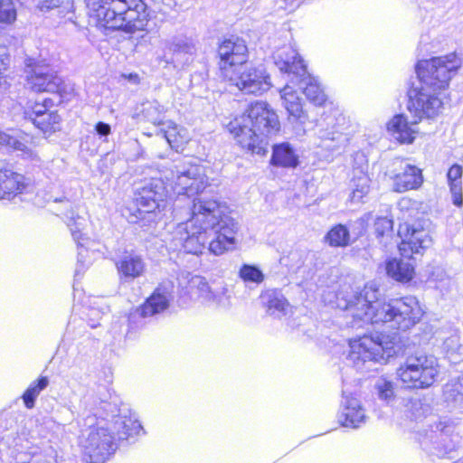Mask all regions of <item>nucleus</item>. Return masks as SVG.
Listing matches in <instances>:
<instances>
[{
    "mask_svg": "<svg viewBox=\"0 0 463 463\" xmlns=\"http://www.w3.org/2000/svg\"><path fill=\"white\" fill-rule=\"evenodd\" d=\"M116 267L120 279L132 281L146 271V263L141 256L134 252H127L117 262Z\"/></svg>",
    "mask_w": 463,
    "mask_h": 463,
    "instance_id": "nucleus-20",
    "label": "nucleus"
},
{
    "mask_svg": "<svg viewBox=\"0 0 463 463\" xmlns=\"http://www.w3.org/2000/svg\"><path fill=\"white\" fill-rule=\"evenodd\" d=\"M95 131L99 137H108L111 133V128L109 124L99 121L95 126Z\"/></svg>",
    "mask_w": 463,
    "mask_h": 463,
    "instance_id": "nucleus-50",
    "label": "nucleus"
},
{
    "mask_svg": "<svg viewBox=\"0 0 463 463\" xmlns=\"http://www.w3.org/2000/svg\"><path fill=\"white\" fill-rule=\"evenodd\" d=\"M374 229L378 236H383L386 232L392 231V221L387 217H378L374 222Z\"/></svg>",
    "mask_w": 463,
    "mask_h": 463,
    "instance_id": "nucleus-48",
    "label": "nucleus"
},
{
    "mask_svg": "<svg viewBox=\"0 0 463 463\" xmlns=\"http://www.w3.org/2000/svg\"><path fill=\"white\" fill-rule=\"evenodd\" d=\"M440 90L420 83L409 91L408 110L414 118H432L439 115L442 101L439 97Z\"/></svg>",
    "mask_w": 463,
    "mask_h": 463,
    "instance_id": "nucleus-10",
    "label": "nucleus"
},
{
    "mask_svg": "<svg viewBox=\"0 0 463 463\" xmlns=\"http://www.w3.org/2000/svg\"><path fill=\"white\" fill-rule=\"evenodd\" d=\"M113 430L119 440L138 436L143 431L140 422L130 414L120 413L113 419Z\"/></svg>",
    "mask_w": 463,
    "mask_h": 463,
    "instance_id": "nucleus-25",
    "label": "nucleus"
},
{
    "mask_svg": "<svg viewBox=\"0 0 463 463\" xmlns=\"http://www.w3.org/2000/svg\"><path fill=\"white\" fill-rule=\"evenodd\" d=\"M384 269L389 278L398 282H408L414 276V266L409 260L390 258L384 262Z\"/></svg>",
    "mask_w": 463,
    "mask_h": 463,
    "instance_id": "nucleus-24",
    "label": "nucleus"
},
{
    "mask_svg": "<svg viewBox=\"0 0 463 463\" xmlns=\"http://www.w3.org/2000/svg\"><path fill=\"white\" fill-rule=\"evenodd\" d=\"M298 160L293 148L288 143L273 146L271 164L283 167H296Z\"/></svg>",
    "mask_w": 463,
    "mask_h": 463,
    "instance_id": "nucleus-33",
    "label": "nucleus"
},
{
    "mask_svg": "<svg viewBox=\"0 0 463 463\" xmlns=\"http://www.w3.org/2000/svg\"><path fill=\"white\" fill-rule=\"evenodd\" d=\"M274 63L285 73L293 74L298 78L306 72V65L298 52L291 46H283L273 53Z\"/></svg>",
    "mask_w": 463,
    "mask_h": 463,
    "instance_id": "nucleus-18",
    "label": "nucleus"
},
{
    "mask_svg": "<svg viewBox=\"0 0 463 463\" xmlns=\"http://www.w3.org/2000/svg\"><path fill=\"white\" fill-rule=\"evenodd\" d=\"M53 105V102L50 99H45L43 103L36 102L31 112H27L29 118L32 120L33 117H39L43 113H47L50 111V108Z\"/></svg>",
    "mask_w": 463,
    "mask_h": 463,
    "instance_id": "nucleus-47",
    "label": "nucleus"
},
{
    "mask_svg": "<svg viewBox=\"0 0 463 463\" xmlns=\"http://www.w3.org/2000/svg\"><path fill=\"white\" fill-rule=\"evenodd\" d=\"M165 195V187L160 179H151L138 188L137 204L140 211L151 213L159 207Z\"/></svg>",
    "mask_w": 463,
    "mask_h": 463,
    "instance_id": "nucleus-16",
    "label": "nucleus"
},
{
    "mask_svg": "<svg viewBox=\"0 0 463 463\" xmlns=\"http://www.w3.org/2000/svg\"><path fill=\"white\" fill-rule=\"evenodd\" d=\"M420 441L425 450L440 458L449 455L457 448V444L446 434L434 431L430 435L426 434Z\"/></svg>",
    "mask_w": 463,
    "mask_h": 463,
    "instance_id": "nucleus-23",
    "label": "nucleus"
},
{
    "mask_svg": "<svg viewBox=\"0 0 463 463\" xmlns=\"http://www.w3.org/2000/svg\"><path fill=\"white\" fill-rule=\"evenodd\" d=\"M279 128L277 114L264 101L251 103L245 112L227 125V129L240 146L257 155H265L266 139L276 135Z\"/></svg>",
    "mask_w": 463,
    "mask_h": 463,
    "instance_id": "nucleus-3",
    "label": "nucleus"
},
{
    "mask_svg": "<svg viewBox=\"0 0 463 463\" xmlns=\"http://www.w3.org/2000/svg\"><path fill=\"white\" fill-rule=\"evenodd\" d=\"M27 84L35 92L59 93L62 99L67 98L69 92L56 71L49 64L39 61L33 64L27 75Z\"/></svg>",
    "mask_w": 463,
    "mask_h": 463,
    "instance_id": "nucleus-12",
    "label": "nucleus"
},
{
    "mask_svg": "<svg viewBox=\"0 0 463 463\" xmlns=\"http://www.w3.org/2000/svg\"><path fill=\"white\" fill-rule=\"evenodd\" d=\"M218 56L221 76L226 79L244 66L248 60V47L243 39L231 36L220 43Z\"/></svg>",
    "mask_w": 463,
    "mask_h": 463,
    "instance_id": "nucleus-13",
    "label": "nucleus"
},
{
    "mask_svg": "<svg viewBox=\"0 0 463 463\" xmlns=\"http://www.w3.org/2000/svg\"><path fill=\"white\" fill-rule=\"evenodd\" d=\"M173 52L172 62L175 67L184 66L192 61L195 52L194 45L186 39L175 40L170 46Z\"/></svg>",
    "mask_w": 463,
    "mask_h": 463,
    "instance_id": "nucleus-32",
    "label": "nucleus"
},
{
    "mask_svg": "<svg viewBox=\"0 0 463 463\" xmlns=\"http://www.w3.org/2000/svg\"><path fill=\"white\" fill-rule=\"evenodd\" d=\"M141 112L144 118L155 126L162 127L165 123L163 120L165 108L156 100L144 102Z\"/></svg>",
    "mask_w": 463,
    "mask_h": 463,
    "instance_id": "nucleus-36",
    "label": "nucleus"
},
{
    "mask_svg": "<svg viewBox=\"0 0 463 463\" xmlns=\"http://www.w3.org/2000/svg\"><path fill=\"white\" fill-rule=\"evenodd\" d=\"M317 134L321 139L319 146L325 147L326 149L335 150L345 141V137H344L343 132L339 129H336L335 126H333L331 129H328L324 128L321 125L319 126Z\"/></svg>",
    "mask_w": 463,
    "mask_h": 463,
    "instance_id": "nucleus-35",
    "label": "nucleus"
},
{
    "mask_svg": "<svg viewBox=\"0 0 463 463\" xmlns=\"http://www.w3.org/2000/svg\"><path fill=\"white\" fill-rule=\"evenodd\" d=\"M370 178L368 175L363 171H356L354 173L351 181L352 194L351 201L353 203H360L363 198L368 194L370 191Z\"/></svg>",
    "mask_w": 463,
    "mask_h": 463,
    "instance_id": "nucleus-34",
    "label": "nucleus"
},
{
    "mask_svg": "<svg viewBox=\"0 0 463 463\" xmlns=\"http://www.w3.org/2000/svg\"><path fill=\"white\" fill-rule=\"evenodd\" d=\"M16 15L13 0H0V24H11L16 20Z\"/></svg>",
    "mask_w": 463,
    "mask_h": 463,
    "instance_id": "nucleus-43",
    "label": "nucleus"
},
{
    "mask_svg": "<svg viewBox=\"0 0 463 463\" xmlns=\"http://www.w3.org/2000/svg\"><path fill=\"white\" fill-rule=\"evenodd\" d=\"M439 374L437 361L426 354L406 358L397 369L399 379L409 388L426 389L431 386Z\"/></svg>",
    "mask_w": 463,
    "mask_h": 463,
    "instance_id": "nucleus-7",
    "label": "nucleus"
},
{
    "mask_svg": "<svg viewBox=\"0 0 463 463\" xmlns=\"http://www.w3.org/2000/svg\"><path fill=\"white\" fill-rule=\"evenodd\" d=\"M394 165H399V168L395 169L398 172L392 176L395 192L402 193L421 185L423 177L420 169L403 161L394 162Z\"/></svg>",
    "mask_w": 463,
    "mask_h": 463,
    "instance_id": "nucleus-17",
    "label": "nucleus"
},
{
    "mask_svg": "<svg viewBox=\"0 0 463 463\" xmlns=\"http://www.w3.org/2000/svg\"><path fill=\"white\" fill-rule=\"evenodd\" d=\"M61 118L55 111H48L39 117L32 118L33 123L43 132H54L59 129Z\"/></svg>",
    "mask_w": 463,
    "mask_h": 463,
    "instance_id": "nucleus-38",
    "label": "nucleus"
},
{
    "mask_svg": "<svg viewBox=\"0 0 463 463\" xmlns=\"http://www.w3.org/2000/svg\"><path fill=\"white\" fill-rule=\"evenodd\" d=\"M462 175L463 167L458 164L451 165L447 173L452 202L458 207L463 205Z\"/></svg>",
    "mask_w": 463,
    "mask_h": 463,
    "instance_id": "nucleus-30",
    "label": "nucleus"
},
{
    "mask_svg": "<svg viewBox=\"0 0 463 463\" xmlns=\"http://www.w3.org/2000/svg\"><path fill=\"white\" fill-rule=\"evenodd\" d=\"M49 384V379L46 376L40 377L37 381L33 382L23 394V401L26 408L34 407L36 398L40 395Z\"/></svg>",
    "mask_w": 463,
    "mask_h": 463,
    "instance_id": "nucleus-39",
    "label": "nucleus"
},
{
    "mask_svg": "<svg viewBox=\"0 0 463 463\" xmlns=\"http://www.w3.org/2000/svg\"><path fill=\"white\" fill-rule=\"evenodd\" d=\"M374 388L379 399L388 403L394 399V383L392 381L381 377L376 380Z\"/></svg>",
    "mask_w": 463,
    "mask_h": 463,
    "instance_id": "nucleus-42",
    "label": "nucleus"
},
{
    "mask_svg": "<svg viewBox=\"0 0 463 463\" xmlns=\"http://www.w3.org/2000/svg\"><path fill=\"white\" fill-rule=\"evenodd\" d=\"M382 293L376 281H369L360 292L340 291L336 307L352 317V326L363 324H390V327L407 330L421 318L423 311L413 297L381 300Z\"/></svg>",
    "mask_w": 463,
    "mask_h": 463,
    "instance_id": "nucleus-2",
    "label": "nucleus"
},
{
    "mask_svg": "<svg viewBox=\"0 0 463 463\" xmlns=\"http://www.w3.org/2000/svg\"><path fill=\"white\" fill-rule=\"evenodd\" d=\"M325 242L331 247H345L350 241V233L346 226L337 224L326 234Z\"/></svg>",
    "mask_w": 463,
    "mask_h": 463,
    "instance_id": "nucleus-37",
    "label": "nucleus"
},
{
    "mask_svg": "<svg viewBox=\"0 0 463 463\" xmlns=\"http://www.w3.org/2000/svg\"><path fill=\"white\" fill-rule=\"evenodd\" d=\"M97 25L127 33L148 30L149 13L143 0H88Z\"/></svg>",
    "mask_w": 463,
    "mask_h": 463,
    "instance_id": "nucleus-4",
    "label": "nucleus"
},
{
    "mask_svg": "<svg viewBox=\"0 0 463 463\" xmlns=\"http://www.w3.org/2000/svg\"><path fill=\"white\" fill-rule=\"evenodd\" d=\"M444 348L447 352L448 358L452 363H458L462 358V346L458 344L457 336H451L444 342Z\"/></svg>",
    "mask_w": 463,
    "mask_h": 463,
    "instance_id": "nucleus-44",
    "label": "nucleus"
},
{
    "mask_svg": "<svg viewBox=\"0 0 463 463\" xmlns=\"http://www.w3.org/2000/svg\"><path fill=\"white\" fill-rule=\"evenodd\" d=\"M224 80L244 94L261 95L271 88L270 77L262 66L244 65Z\"/></svg>",
    "mask_w": 463,
    "mask_h": 463,
    "instance_id": "nucleus-9",
    "label": "nucleus"
},
{
    "mask_svg": "<svg viewBox=\"0 0 463 463\" xmlns=\"http://www.w3.org/2000/svg\"><path fill=\"white\" fill-rule=\"evenodd\" d=\"M192 283L197 285L199 290V298L208 302L214 300V295L212 292L208 283L203 279L196 278L193 279Z\"/></svg>",
    "mask_w": 463,
    "mask_h": 463,
    "instance_id": "nucleus-46",
    "label": "nucleus"
},
{
    "mask_svg": "<svg viewBox=\"0 0 463 463\" xmlns=\"http://www.w3.org/2000/svg\"><path fill=\"white\" fill-rule=\"evenodd\" d=\"M24 175L11 170H0V200H11L25 188Z\"/></svg>",
    "mask_w": 463,
    "mask_h": 463,
    "instance_id": "nucleus-22",
    "label": "nucleus"
},
{
    "mask_svg": "<svg viewBox=\"0 0 463 463\" xmlns=\"http://www.w3.org/2000/svg\"><path fill=\"white\" fill-rule=\"evenodd\" d=\"M348 361L359 371L370 370L376 363H386L395 355V339L389 335H364L349 342Z\"/></svg>",
    "mask_w": 463,
    "mask_h": 463,
    "instance_id": "nucleus-5",
    "label": "nucleus"
},
{
    "mask_svg": "<svg viewBox=\"0 0 463 463\" xmlns=\"http://www.w3.org/2000/svg\"><path fill=\"white\" fill-rule=\"evenodd\" d=\"M239 277L245 283L260 284L264 280L263 272L254 265L244 264L239 270Z\"/></svg>",
    "mask_w": 463,
    "mask_h": 463,
    "instance_id": "nucleus-41",
    "label": "nucleus"
},
{
    "mask_svg": "<svg viewBox=\"0 0 463 463\" xmlns=\"http://www.w3.org/2000/svg\"><path fill=\"white\" fill-rule=\"evenodd\" d=\"M402 242L399 250L402 256L410 257L413 253H420L432 245L430 223L428 222H416L411 224L400 225L398 232Z\"/></svg>",
    "mask_w": 463,
    "mask_h": 463,
    "instance_id": "nucleus-11",
    "label": "nucleus"
},
{
    "mask_svg": "<svg viewBox=\"0 0 463 463\" xmlns=\"http://www.w3.org/2000/svg\"><path fill=\"white\" fill-rule=\"evenodd\" d=\"M36 5L37 8L41 11H48L58 7L60 5V0H33Z\"/></svg>",
    "mask_w": 463,
    "mask_h": 463,
    "instance_id": "nucleus-49",
    "label": "nucleus"
},
{
    "mask_svg": "<svg viewBox=\"0 0 463 463\" xmlns=\"http://www.w3.org/2000/svg\"><path fill=\"white\" fill-rule=\"evenodd\" d=\"M121 77L133 84H138L140 82V78L137 73L122 74Z\"/></svg>",
    "mask_w": 463,
    "mask_h": 463,
    "instance_id": "nucleus-51",
    "label": "nucleus"
},
{
    "mask_svg": "<svg viewBox=\"0 0 463 463\" xmlns=\"http://www.w3.org/2000/svg\"><path fill=\"white\" fill-rule=\"evenodd\" d=\"M0 146H9L25 154H28L29 152L28 147L24 143L2 131H0Z\"/></svg>",
    "mask_w": 463,
    "mask_h": 463,
    "instance_id": "nucleus-45",
    "label": "nucleus"
},
{
    "mask_svg": "<svg viewBox=\"0 0 463 463\" xmlns=\"http://www.w3.org/2000/svg\"><path fill=\"white\" fill-rule=\"evenodd\" d=\"M157 135H161L169 146L175 150L181 148L190 139L187 129L172 120L165 121L159 128Z\"/></svg>",
    "mask_w": 463,
    "mask_h": 463,
    "instance_id": "nucleus-27",
    "label": "nucleus"
},
{
    "mask_svg": "<svg viewBox=\"0 0 463 463\" xmlns=\"http://www.w3.org/2000/svg\"><path fill=\"white\" fill-rule=\"evenodd\" d=\"M173 288L174 285L171 281L159 284L152 295L139 307V315L142 317H148L167 309L173 298Z\"/></svg>",
    "mask_w": 463,
    "mask_h": 463,
    "instance_id": "nucleus-15",
    "label": "nucleus"
},
{
    "mask_svg": "<svg viewBox=\"0 0 463 463\" xmlns=\"http://www.w3.org/2000/svg\"><path fill=\"white\" fill-rule=\"evenodd\" d=\"M299 89L302 90L307 99L317 106H321L326 101V94L317 80L309 74L298 76Z\"/></svg>",
    "mask_w": 463,
    "mask_h": 463,
    "instance_id": "nucleus-29",
    "label": "nucleus"
},
{
    "mask_svg": "<svg viewBox=\"0 0 463 463\" xmlns=\"http://www.w3.org/2000/svg\"><path fill=\"white\" fill-rule=\"evenodd\" d=\"M171 175L175 194L195 196L186 213L189 218L178 223L173 232L174 248L194 255H200L208 249L215 256L234 250L238 223L228 214L224 203L202 194L207 181L201 168L197 165L176 167Z\"/></svg>",
    "mask_w": 463,
    "mask_h": 463,
    "instance_id": "nucleus-1",
    "label": "nucleus"
},
{
    "mask_svg": "<svg viewBox=\"0 0 463 463\" xmlns=\"http://www.w3.org/2000/svg\"><path fill=\"white\" fill-rule=\"evenodd\" d=\"M326 120H327V123H326L327 125H329L333 122V119L331 118H327Z\"/></svg>",
    "mask_w": 463,
    "mask_h": 463,
    "instance_id": "nucleus-52",
    "label": "nucleus"
},
{
    "mask_svg": "<svg viewBox=\"0 0 463 463\" xmlns=\"http://www.w3.org/2000/svg\"><path fill=\"white\" fill-rule=\"evenodd\" d=\"M86 224V218L80 216L74 210L69 212L67 215V225L78 247V263L76 269L78 274L91 264L94 254L92 247L95 245V242L83 232Z\"/></svg>",
    "mask_w": 463,
    "mask_h": 463,
    "instance_id": "nucleus-14",
    "label": "nucleus"
},
{
    "mask_svg": "<svg viewBox=\"0 0 463 463\" xmlns=\"http://www.w3.org/2000/svg\"><path fill=\"white\" fill-rule=\"evenodd\" d=\"M461 64V59L452 52L420 61L416 65V72L420 83L435 90H443L449 87L450 80Z\"/></svg>",
    "mask_w": 463,
    "mask_h": 463,
    "instance_id": "nucleus-6",
    "label": "nucleus"
},
{
    "mask_svg": "<svg viewBox=\"0 0 463 463\" xmlns=\"http://www.w3.org/2000/svg\"><path fill=\"white\" fill-rule=\"evenodd\" d=\"M419 121L415 118L413 122H409L403 115H396L389 121L387 129L392 137L400 143L411 144L418 133L417 124Z\"/></svg>",
    "mask_w": 463,
    "mask_h": 463,
    "instance_id": "nucleus-21",
    "label": "nucleus"
},
{
    "mask_svg": "<svg viewBox=\"0 0 463 463\" xmlns=\"http://www.w3.org/2000/svg\"><path fill=\"white\" fill-rule=\"evenodd\" d=\"M80 446L87 463H104L117 449L112 434L99 426L82 431Z\"/></svg>",
    "mask_w": 463,
    "mask_h": 463,
    "instance_id": "nucleus-8",
    "label": "nucleus"
},
{
    "mask_svg": "<svg viewBox=\"0 0 463 463\" xmlns=\"http://www.w3.org/2000/svg\"><path fill=\"white\" fill-rule=\"evenodd\" d=\"M261 304L266 307V312L273 317H280L287 314L289 304L285 297L276 289H268L260 295Z\"/></svg>",
    "mask_w": 463,
    "mask_h": 463,
    "instance_id": "nucleus-26",
    "label": "nucleus"
},
{
    "mask_svg": "<svg viewBox=\"0 0 463 463\" xmlns=\"http://www.w3.org/2000/svg\"><path fill=\"white\" fill-rule=\"evenodd\" d=\"M406 411L415 420L421 419L430 412V407L420 397H413L407 401L405 404Z\"/></svg>",
    "mask_w": 463,
    "mask_h": 463,
    "instance_id": "nucleus-40",
    "label": "nucleus"
},
{
    "mask_svg": "<svg viewBox=\"0 0 463 463\" xmlns=\"http://www.w3.org/2000/svg\"><path fill=\"white\" fill-rule=\"evenodd\" d=\"M342 401V411L339 415V421L345 427L359 428L366 420L364 409L361 406L360 402L353 396L345 395Z\"/></svg>",
    "mask_w": 463,
    "mask_h": 463,
    "instance_id": "nucleus-19",
    "label": "nucleus"
},
{
    "mask_svg": "<svg viewBox=\"0 0 463 463\" xmlns=\"http://www.w3.org/2000/svg\"><path fill=\"white\" fill-rule=\"evenodd\" d=\"M442 397L446 402L463 408V373L451 377L443 385Z\"/></svg>",
    "mask_w": 463,
    "mask_h": 463,
    "instance_id": "nucleus-31",
    "label": "nucleus"
},
{
    "mask_svg": "<svg viewBox=\"0 0 463 463\" xmlns=\"http://www.w3.org/2000/svg\"><path fill=\"white\" fill-rule=\"evenodd\" d=\"M280 96L283 105L289 115V119L298 120L304 123L306 116L304 115L302 104L296 90L289 85H286L280 90Z\"/></svg>",
    "mask_w": 463,
    "mask_h": 463,
    "instance_id": "nucleus-28",
    "label": "nucleus"
}]
</instances>
